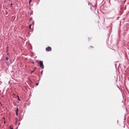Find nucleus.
Wrapping results in <instances>:
<instances>
[{
  "mask_svg": "<svg viewBox=\"0 0 129 129\" xmlns=\"http://www.w3.org/2000/svg\"><path fill=\"white\" fill-rule=\"evenodd\" d=\"M39 64L40 65V67L42 69L44 68V66L43 63V61H40L39 62Z\"/></svg>",
  "mask_w": 129,
  "mask_h": 129,
  "instance_id": "1",
  "label": "nucleus"
},
{
  "mask_svg": "<svg viewBox=\"0 0 129 129\" xmlns=\"http://www.w3.org/2000/svg\"><path fill=\"white\" fill-rule=\"evenodd\" d=\"M46 50L47 51H49L51 50V48L50 47H48L46 48Z\"/></svg>",
  "mask_w": 129,
  "mask_h": 129,
  "instance_id": "2",
  "label": "nucleus"
},
{
  "mask_svg": "<svg viewBox=\"0 0 129 129\" xmlns=\"http://www.w3.org/2000/svg\"><path fill=\"white\" fill-rule=\"evenodd\" d=\"M31 25H30L29 26V28L30 29H31Z\"/></svg>",
  "mask_w": 129,
  "mask_h": 129,
  "instance_id": "3",
  "label": "nucleus"
},
{
  "mask_svg": "<svg viewBox=\"0 0 129 129\" xmlns=\"http://www.w3.org/2000/svg\"><path fill=\"white\" fill-rule=\"evenodd\" d=\"M18 108H17V110H16V112H18Z\"/></svg>",
  "mask_w": 129,
  "mask_h": 129,
  "instance_id": "4",
  "label": "nucleus"
},
{
  "mask_svg": "<svg viewBox=\"0 0 129 129\" xmlns=\"http://www.w3.org/2000/svg\"><path fill=\"white\" fill-rule=\"evenodd\" d=\"M16 115L17 116L18 115V112H16Z\"/></svg>",
  "mask_w": 129,
  "mask_h": 129,
  "instance_id": "5",
  "label": "nucleus"
},
{
  "mask_svg": "<svg viewBox=\"0 0 129 129\" xmlns=\"http://www.w3.org/2000/svg\"><path fill=\"white\" fill-rule=\"evenodd\" d=\"M34 71H35V70H33V71H31V73H33Z\"/></svg>",
  "mask_w": 129,
  "mask_h": 129,
  "instance_id": "6",
  "label": "nucleus"
},
{
  "mask_svg": "<svg viewBox=\"0 0 129 129\" xmlns=\"http://www.w3.org/2000/svg\"><path fill=\"white\" fill-rule=\"evenodd\" d=\"M36 85H38V83H36Z\"/></svg>",
  "mask_w": 129,
  "mask_h": 129,
  "instance_id": "7",
  "label": "nucleus"
},
{
  "mask_svg": "<svg viewBox=\"0 0 129 129\" xmlns=\"http://www.w3.org/2000/svg\"><path fill=\"white\" fill-rule=\"evenodd\" d=\"M6 59H7V60H8V58L7 57H6Z\"/></svg>",
  "mask_w": 129,
  "mask_h": 129,
  "instance_id": "8",
  "label": "nucleus"
},
{
  "mask_svg": "<svg viewBox=\"0 0 129 129\" xmlns=\"http://www.w3.org/2000/svg\"><path fill=\"white\" fill-rule=\"evenodd\" d=\"M10 127L11 128L10 129H13V128H11V126H10Z\"/></svg>",
  "mask_w": 129,
  "mask_h": 129,
  "instance_id": "9",
  "label": "nucleus"
},
{
  "mask_svg": "<svg viewBox=\"0 0 129 129\" xmlns=\"http://www.w3.org/2000/svg\"><path fill=\"white\" fill-rule=\"evenodd\" d=\"M7 52H8V47L7 48Z\"/></svg>",
  "mask_w": 129,
  "mask_h": 129,
  "instance_id": "10",
  "label": "nucleus"
},
{
  "mask_svg": "<svg viewBox=\"0 0 129 129\" xmlns=\"http://www.w3.org/2000/svg\"><path fill=\"white\" fill-rule=\"evenodd\" d=\"M7 54L8 55H9V53H7Z\"/></svg>",
  "mask_w": 129,
  "mask_h": 129,
  "instance_id": "11",
  "label": "nucleus"
},
{
  "mask_svg": "<svg viewBox=\"0 0 129 129\" xmlns=\"http://www.w3.org/2000/svg\"><path fill=\"white\" fill-rule=\"evenodd\" d=\"M42 73H43V71H42V72H41V74H42Z\"/></svg>",
  "mask_w": 129,
  "mask_h": 129,
  "instance_id": "12",
  "label": "nucleus"
},
{
  "mask_svg": "<svg viewBox=\"0 0 129 129\" xmlns=\"http://www.w3.org/2000/svg\"><path fill=\"white\" fill-rule=\"evenodd\" d=\"M35 69H36V67H35Z\"/></svg>",
  "mask_w": 129,
  "mask_h": 129,
  "instance_id": "13",
  "label": "nucleus"
},
{
  "mask_svg": "<svg viewBox=\"0 0 129 129\" xmlns=\"http://www.w3.org/2000/svg\"><path fill=\"white\" fill-rule=\"evenodd\" d=\"M31 1V0H30V1Z\"/></svg>",
  "mask_w": 129,
  "mask_h": 129,
  "instance_id": "14",
  "label": "nucleus"
},
{
  "mask_svg": "<svg viewBox=\"0 0 129 129\" xmlns=\"http://www.w3.org/2000/svg\"><path fill=\"white\" fill-rule=\"evenodd\" d=\"M31 1V0H30V1Z\"/></svg>",
  "mask_w": 129,
  "mask_h": 129,
  "instance_id": "15",
  "label": "nucleus"
},
{
  "mask_svg": "<svg viewBox=\"0 0 129 129\" xmlns=\"http://www.w3.org/2000/svg\"><path fill=\"white\" fill-rule=\"evenodd\" d=\"M11 5H12V4H11Z\"/></svg>",
  "mask_w": 129,
  "mask_h": 129,
  "instance_id": "16",
  "label": "nucleus"
}]
</instances>
